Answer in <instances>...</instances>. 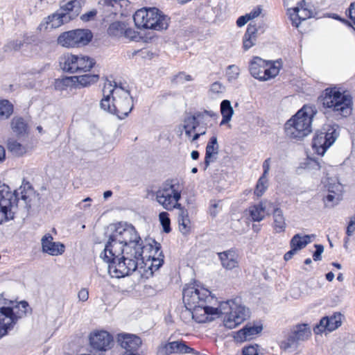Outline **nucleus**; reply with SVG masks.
<instances>
[{
    "label": "nucleus",
    "mask_w": 355,
    "mask_h": 355,
    "mask_svg": "<svg viewBox=\"0 0 355 355\" xmlns=\"http://www.w3.org/2000/svg\"><path fill=\"white\" fill-rule=\"evenodd\" d=\"M343 194H338L333 196L330 193H327L323 197V202L325 207L332 208L336 205H338L339 202L343 200Z\"/></svg>",
    "instance_id": "nucleus-38"
},
{
    "label": "nucleus",
    "mask_w": 355,
    "mask_h": 355,
    "mask_svg": "<svg viewBox=\"0 0 355 355\" xmlns=\"http://www.w3.org/2000/svg\"><path fill=\"white\" fill-rule=\"evenodd\" d=\"M159 247L153 248L152 246V248L146 250L143 254L144 264L136 270L146 278L153 276L154 271L158 270L164 262L163 258L159 257L162 252H159Z\"/></svg>",
    "instance_id": "nucleus-14"
},
{
    "label": "nucleus",
    "mask_w": 355,
    "mask_h": 355,
    "mask_svg": "<svg viewBox=\"0 0 355 355\" xmlns=\"http://www.w3.org/2000/svg\"><path fill=\"white\" fill-rule=\"evenodd\" d=\"M214 115V113L205 110L204 112H196L193 114L187 116L182 124L185 135L187 137H191L197 128H199L201 125H207L209 119Z\"/></svg>",
    "instance_id": "nucleus-15"
},
{
    "label": "nucleus",
    "mask_w": 355,
    "mask_h": 355,
    "mask_svg": "<svg viewBox=\"0 0 355 355\" xmlns=\"http://www.w3.org/2000/svg\"><path fill=\"white\" fill-rule=\"evenodd\" d=\"M192 349L184 342L174 341L161 345L157 349V355H169L173 353H189Z\"/></svg>",
    "instance_id": "nucleus-22"
},
{
    "label": "nucleus",
    "mask_w": 355,
    "mask_h": 355,
    "mask_svg": "<svg viewBox=\"0 0 355 355\" xmlns=\"http://www.w3.org/2000/svg\"><path fill=\"white\" fill-rule=\"evenodd\" d=\"M316 113L315 107L304 105L286 122L284 131L286 137L300 140L308 136L312 131V121Z\"/></svg>",
    "instance_id": "nucleus-5"
},
{
    "label": "nucleus",
    "mask_w": 355,
    "mask_h": 355,
    "mask_svg": "<svg viewBox=\"0 0 355 355\" xmlns=\"http://www.w3.org/2000/svg\"><path fill=\"white\" fill-rule=\"evenodd\" d=\"M159 222L162 226L163 230L166 233H169L171 229V220L167 212L163 211L159 214Z\"/></svg>",
    "instance_id": "nucleus-40"
},
{
    "label": "nucleus",
    "mask_w": 355,
    "mask_h": 355,
    "mask_svg": "<svg viewBox=\"0 0 355 355\" xmlns=\"http://www.w3.org/2000/svg\"><path fill=\"white\" fill-rule=\"evenodd\" d=\"M118 342L122 348L125 349V352L137 353V349L141 345V340L134 334H122L118 336Z\"/></svg>",
    "instance_id": "nucleus-21"
},
{
    "label": "nucleus",
    "mask_w": 355,
    "mask_h": 355,
    "mask_svg": "<svg viewBox=\"0 0 355 355\" xmlns=\"http://www.w3.org/2000/svg\"><path fill=\"white\" fill-rule=\"evenodd\" d=\"M316 248L315 252L313 254V258L314 261H320L322 258L321 254L324 251V247L322 245L316 244L315 245Z\"/></svg>",
    "instance_id": "nucleus-49"
},
{
    "label": "nucleus",
    "mask_w": 355,
    "mask_h": 355,
    "mask_svg": "<svg viewBox=\"0 0 355 355\" xmlns=\"http://www.w3.org/2000/svg\"><path fill=\"white\" fill-rule=\"evenodd\" d=\"M242 353L243 355H259V346L249 345L243 348Z\"/></svg>",
    "instance_id": "nucleus-43"
},
{
    "label": "nucleus",
    "mask_w": 355,
    "mask_h": 355,
    "mask_svg": "<svg viewBox=\"0 0 355 355\" xmlns=\"http://www.w3.org/2000/svg\"><path fill=\"white\" fill-rule=\"evenodd\" d=\"M89 345L95 352H106L113 345V337L106 331H95L90 334Z\"/></svg>",
    "instance_id": "nucleus-18"
},
{
    "label": "nucleus",
    "mask_w": 355,
    "mask_h": 355,
    "mask_svg": "<svg viewBox=\"0 0 355 355\" xmlns=\"http://www.w3.org/2000/svg\"><path fill=\"white\" fill-rule=\"evenodd\" d=\"M225 91V86L220 82H215L211 84L209 92L211 94H219Z\"/></svg>",
    "instance_id": "nucleus-45"
},
{
    "label": "nucleus",
    "mask_w": 355,
    "mask_h": 355,
    "mask_svg": "<svg viewBox=\"0 0 355 355\" xmlns=\"http://www.w3.org/2000/svg\"><path fill=\"white\" fill-rule=\"evenodd\" d=\"M78 297L81 302H86L89 298V291L86 288H82L78 293Z\"/></svg>",
    "instance_id": "nucleus-51"
},
{
    "label": "nucleus",
    "mask_w": 355,
    "mask_h": 355,
    "mask_svg": "<svg viewBox=\"0 0 355 355\" xmlns=\"http://www.w3.org/2000/svg\"><path fill=\"white\" fill-rule=\"evenodd\" d=\"M207 125H201V126L198 128V131H200V129H202V128H203V129H204V130H203V131H202V132H195L192 135L191 137H190V138H191L190 141H191V142H194V141H197V140L199 139V137H200V135H205V134H206V130H207Z\"/></svg>",
    "instance_id": "nucleus-48"
},
{
    "label": "nucleus",
    "mask_w": 355,
    "mask_h": 355,
    "mask_svg": "<svg viewBox=\"0 0 355 355\" xmlns=\"http://www.w3.org/2000/svg\"><path fill=\"white\" fill-rule=\"evenodd\" d=\"M183 302L185 313L191 315L197 322L211 321L214 316L225 315L224 326L230 329L236 328L243 322L249 315V311L241 304L240 298L222 302L214 307L216 302L209 290L195 285H189L183 289Z\"/></svg>",
    "instance_id": "nucleus-2"
},
{
    "label": "nucleus",
    "mask_w": 355,
    "mask_h": 355,
    "mask_svg": "<svg viewBox=\"0 0 355 355\" xmlns=\"http://www.w3.org/2000/svg\"><path fill=\"white\" fill-rule=\"evenodd\" d=\"M93 58L84 55H64L60 60V64L63 71L71 73H85L89 71L94 66Z\"/></svg>",
    "instance_id": "nucleus-12"
},
{
    "label": "nucleus",
    "mask_w": 355,
    "mask_h": 355,
    "mask_svg": "<svg viewBox=\"0 0 355 355\" xmlns=\"http://www.w3.org/2000/svg\"><path fill=\"white\" fill-rule=\"evenodd\" d=\"M222 266L227 270H233L239 267V254L236 251L230 250L218 253Z\"/></svg>",
    "instance_id": "nucleus-25"
},
{
    "label": "nucleus",
    "mask_w": 355,
    "mask_h": 355,
    "mask_svg": "<svg viewBox=\"0 0 355 355\" xmlns=\"http://www.w3.org/2000/svg\"><path fill=\"white\" fill-rule=\"evenodd\" d=\"M174 180H166L155 192L156 201L166 210L178 209L182 205L178 202L181 198V191Z\"/></svg>",
    "instance_id": "nucleus-8"
},
{
    "label": "nucleus",
    "mask_w": 355,
    "mask_h": 355,
    "mask_svg": "<svg viewBox=\"0 0 355 355\" xmlns=\"http://www.w3.org/2000/svg\"><path fill=\"white\" fill-rule=\"evenodd\" d=\"M273 224L272 227L276 233L284 232L286 227L285 217L283 211L279 208H274L273 213Z\"/></svg>",
    "instance_id": "nucleus-29"
},
{
    "label": "nucleus",
    "mask_w": 355,
    "mask_h": 355,
    "mask_svg": "<svg viewBox=\"0 0 355 355\" xmlns=\"http://www.w3.org/2000/svg\"><path fill=\"white\" fill-rule=\"evenodd\" d=\"M81 11V3L79 0H72L61 6L54 14L49 16L46 24L51 28H58L64 23L76 18Z\"/></svg>",
    "instance_id": "nucleus-10"
},
{
    "label": "nucleus",
    "mask_w": 355,
    "mask_h": 355,
    "mask_svg": "<svg viewBox=\"0 0 355 355\" xmlns=\"http://www.w3.org/2000/svg\"><path fill=\"white\" fill-rule=\"evenodd\" d=\"M96 15V11L95 10H92V11H89L84 15H83L80 18L83 21H89L91 19H92L93 17H94V16Z\"/></svg>",
    "instance_id": "nucleus-53"
},
{
    "label": "nucleus",
    "mask_w": 355,
    "mask_h": 355,
    "mask_svg": "<svg viewBox=\"0 0 355 355\" xmlns=\"http://www.w3.org/2000/svg\"><path fill=\"white\" fill-rule=\"evenodd\" d=\"M135 26L139 28L165 30L168 26L169 18L156 8H142L133 15Z\"/></svg>",
    "instance_id": "nucleus-6"
},
{
    "label": "nucleus",
    "mask_w": 355,
    "mask_h": 355,
    "mask_svg": "<svg viewBox=\"0 0 355 355\" xmlns=\"http://www.w3.org/2000/svg\"><path fill=\"white\" fill-rule=\"evenodd\" d=\"M338 128L336 124L327 123L316 132L312 147L318 155H324L327 148L335 142L338 136Z\"/></svg>",
    "instance_id": "nucleus-11"
},
{
    "label": "nucleus",
    "mask_w": 355,
    "mask_h": 355,
    "mask_svg": "<svg viewBox=\"0 0 355 355\" xmlns=\"http://www.w3.org/2000/svg\"><path fill=\"white\" fill-rule=\"evenodd\" d=\"M263 177H266V174L268 173L270 170V159H267L264 161L263 164Z\"/></svg>",
    "instance_id": "nucleus-57"
},
{
    "label": "nucleus",
    "mask_w": 355,
    "mask_h": 355,
    "mask_svg": "<svg viewBox=\"0 0 355 355\" xmlns=\"http://www.w3.org/2000/svg\"><path fill=\"white\" fill-rule=\"evenodd\" d=\"M28 304L25 301L18 303H12V306H6L1 304L2 312H5L6 315L12 320V326L13 327L19 318H21L26 313Z\"/></svg>",
    "instance_id": "nucleus-19"
},
{
    "label": "nucleus",
    "mask_w": 355,
    "mask_h": 355,
    "mask_svg": "<svg viewBox=\"0 0 355 355\" xmlns=\"http://www.w3.org/2000/svg\"><path fill=\"white\" fill-rule=\"evenodd\" d=\"M6 158V152L4 148L0 145V163L4 161Z\"/></svg>",
    "instance_id": "nucleus-60"
},
{
    "label": "nucleus",
    "mask_w": 355,
    "mask_h": 355,
    "mask_svg": "<svg viewBox=\"0 0 355 355\" xmlns=\"http://www.w3.org/2000/svg\"><path fill=\"white\" fill-rule=\"evenodd\" d=\"M99 8L106 17L111 15H125L130 7L128 0H100Z\"/></svg>",
    "instance_id": "nucleus-17"
},
{
    "label": "nucleus",
    "mask_w": 355,
    "mask_h": 355,
    "mask_svg": "<svg viewBox=\"0 0 355 355\" xmlns=\"http://www.w3.org/2000/svg\"><path fill=\"white\" fill-rule=\"evenodd\" d=\"M218 204L216 202L211 204L210 206V209H209L210 214L213 216H216V215L217 214L216 208L218 207Z\"/></svg>",
    "instance_id": "nucleus-59"
},
{
    "label": "nucleus",
    "mask_w": 355,
    "mask_h": 355,
    "mask_svg": "<svg viewBox=\"0 0 355 355\" xmlns=\"http://www.w3.org/2000/svg\"><path fill=\"white\" fill-rule=\"evenodd\" d=\"M240 69L236 65H230L227 67V75L230 81L236 80L239 75Z\"/></svg>",
    "instance_id": "nucleus-42"
},
{
    "label": "nucleus",
    "mask_w": 355,
    "mask_h": 355,
    "mask_svg": "<svg viewBox=\"0 0 355 355\" xmlns=\"http://www.w3.org/2000/svg\"><path fill=\"white\" fill-rule=\"evenodd\" d=\"M311 336V329L307 324H298L291 329L286 340L282 343L284 349L296 347L300 342L307 340Z\"/></svg>",
    "instance_id": "nucleus-16"
},
{
    "label": "nucleus",
    "mask_w": 355,
    "mask_h": 355,
    "mask_svg": "<svg viewBox=\"0 0 355 355\" xmlns=\"http://www.w3.org/2000/svg\"><path fill=\"white\" fill-rule=\"evenodd\" d=\"M272 203L268 201H261L257 205L248 208L249 214L253 221L260 222L263 220L266 215H269L268 207H271Z\"/></svg>",
    "instance_id": "nucleus-24"
},
{
    "label": "nucleus",
    "mask_w": 355,
    "mask_h": 355,
    "mask_svg": "<svg viewBox=\"0 0 355 355\" xmlns=\"http://www.w3.org/2000/svg\"><path fill=\"white\" fill-rule=\"evenodd\" d=\"M323 107L338 116L346 117L352 112V97L336 88H327L322 98Z\"/></svg>",
    "instance_id": "nucleus-7"
},
{
    "label": "nucleus",
    "mask_w": 355,
    "mask_h": 355,
    "mask_svg": "<svg viewBox=\"0 0 355 355\" xmlns=\"http://www.w3.org/2000/svg\"><path fill=\"white\" fill-rule=\"evenodd\" d=\"M257 35L258 28L255 24L250 23L243 37V48L245 51H248L255 44Z\"/></svg>",
    "instance_id": "nucleus-27"
},
{
    "label": "nucleus",
    "mask_w": 355,
    "mask_h": 355,
    "mask_svg": "<svg viewBox=\"0 0 355 355\" xmlns=\"http://www.w3.org/2000/svg\"><path fill=\"white\" fill-rule=\"evenodd\" d=\"M280 67L281 63L278 60L270 62L254 57L250 62L249 69L254 78L266 81L276 77L279 73Z\"/></svg>",
    "instance_id": "nucleus-9"
},
{
    "label": "nucleus",
    "mask_w": 355,
    "mask_h": 355,
    "mask_svg": "<svg viewBox=\"0 0 355 355\" xmlns=\"http://www.w3.org/2000/svg\"><path fill=\"white\" fill-rule=\"evenodd\" d=\"M92 37L88 29H76L62 33L58 38V43L67 48L80 47L87 45Z\"/></svg>",
    "instance_id": "nucleus-13"
},
{
    "label": "nucleus",
    "mask_w": 355,
    "mask_h": 355,
    "mask_svg": "<svg viewBox=\"0 0 355 355\" xmlns=\"http://www.w3.org/2000/svg\"><path fill=\"white\" fill-rule=\"evenodd\" d=\"M220 112L223 119L220 125H223L231 121L232 116L234 114V110L231 105V103L228 100H223L220 103Z\"/></svg>",
    "instance_id": "nucleus-32"
},
{
    "label": "nucleus",
    "mask_w": 355,
    "mask_h": 355,
    "mask_svg": "<svg viewBox=\"0 0 355 355\" xmlns=\"http://www.w3.org/2000/svg\"><path fill=\"white\" fill-rule=\"evenodd\" d=\"M19 194L25 204L31 207V196L33 194V191L29 184L20 187L17 191L12 193L8 186L0 182V224L13 219L17 207Z\"/></svg>",
    "instance_id": "nucleus-4"
},
{
    "label": "nucleus",
    "mask_w": 355,
    "mask_h": 355,
    "mask_svg": "<svg viewBox=\"0 0 355 355\" xmlns=\"http://www.w3.org/2000/svg\"><path fill=\"white\" fill-rule=\"evenodd\" d=\"M22 46V42L21 41H13L11 42L8 45V48L17 51L20 49L21 46Z\"/></svg>",
    "instance_id": "nucleus-54"
},
{
    "label": "nucleus",
    "mask_w": 355,
    "mask_h": 355,
    "mask_svg": "<svg viewBox=\"0 0 355 355\" xmlns=\"http://www.w3.org/2000/svg\"><path fill=\"white\" fill-rule=\"evenodd\" d=\"M346 14L348 15L349 19L355 23V5L351 3L348 10L346 11Z\"/></svg>",
    "instance_id": "nucleus-52"
},
{
    "label": "nucleus",
    "mask_w": 355,
    "mask_h": 355,
    "mask_svg": "<svg viewBox=\"0 0 355 355\" xmlns=\"http://www.w3.org/2000/svg\"><path fill=\"white\" fill-rule=\"evenodd\" d=\"M8 149L14 155L20 156L26 153L24 146L13 139H9L7 141Z\"/></svg>",
    "instance_id": "nucleus-35"
},
{
    "label": "nucleus",
    "mask_w": 355,
    "mask_h": 355,
    "mask_svg": "<svg viewBox=\"0 0 355 355\" xmlns=\"http://www.w3.org/2000/svg\"><path fill=\"white\" fill-rule=\"evenodd\" d=\"M178 209H179L178 216L179 230L183 234H187L191 229V222L189 218L188 211L182 207Z\"/></svg>",
    "instance_id": "nucleus-30"
},
{
    "label": "nucleus",
    "mask_w": 355,
    "mask_h": 355,
    "mask_svg": "<svg viewBox=\"0 0 355 355\" xmlns=\"http://www.w3.org/2000/svg\"><path fill=\"white\" fill-rule=\"evenodd\" d=\"M248 21H249V19H248L247 15H245L241 16L238 18V19L236 21V25L239 27H242L245 24H246L248 23Z\"/></svg>",
    "instance_id": "nucleus-55"
},
{
    "label": "nucleus",
    "mask_w": 355,
    "mask_h": 355,
    "mask_svg": "<svg viewBox=\"0 0 355 355\" xmlns=\"http://www.w3.org/2000/svg\"><path fill=\"white\" fill-rule=\"evenodd\" d=\"M137 33L132 28L127 27V25L125 24V28L123 31V37L133 40L137 37Z\"/></svg>",
    "instance_id": "nucleus-46"
},
{
    "label": "nucleus",
    "mask_w": 355,
    "mask_h": 355,
    "mask_svg": "<svg viewBox=\"0 0 355 355\" xmlns=\"http://www.w3.org/2000/svg\"><path fill=\"white\" fill-rule=\"evenodd\" d=\"M191 157L193 159H197L199 157V153L196 150H193L191 153Z\"/></svg>",
    "instance_id": "nucleus-62"
},
{
    "label": "nucleus",
    "mask_w": 355,
    "mask_h": 355,
    "mask_svg": "<svg viewBox=\"0 0 355 355\" xmlns=\"http://www.w3.org/2000/svg\"><path fill=\"white\" fill-rule=\"evenodd\" d=\"M261 330L262 328L259 326H246L238 331L234 338L239 342H243L252 339L254 336L258 334Z\"/></svg>",
    "instance_id": "nucleus-28"
},
{
    "label": "nucleus",
    "mask_w": 355,
    "mask_h": 355,
    "mask_svg": "<svg viewBox=\"0 0 355 355\" xmlns=\"http://www.w3.org/2000/svg\"><path fill=\"white\" fill-rule=\"evenodd\" d=\"M294 14L298 17L300 19L305 20L306 18L310 17L311 14L310 12L306 10V9L300 8L299 7H296L293 9Z\"/></svg>",
    "instance_id": "nucleus-44"
},
{
    "label": "nucleus",
    "mask_w": 355,
    "mask_h": 355,
    "mask_svg": "<svg viewBox=\"0 0 355 355\" xmlns=\"http://www.w3.org/2000/svg\"><path fill=\"white\" fill-rule=\"evenodd\" d=\"M324 188L327 192L331 193L334 191L336 194H343V186L340 184L338 179L334 178H327L324 182Z\"/></svg>",
    "instance_id": "nucleus-33"
},
{
    "label": "nucleus",
    "mask_w": 355,
    "mask_h": 355,
    "mask_svg": "<svg viewBox=\"0 0 355 355\" xmlns=\"http://www.w3.org/2000/svg\"><path fill=\"white\" fill-rule=\"evenodd\" d=\"M218 152L219 146L218 144L217 137L216 136H213L210 138L206 146L205 157V164L206 168L209 166L210 163L216 161Z\"/></svg>",
    "instance_id": "nucleus-26"
},
{
    "label": "nucleus",
    "mask_w": 355,
    "mask_h": 355,
    "mask_svg": "<svg viewBox=\"0 0 355 355\" xmlns=\"http://www.w3.org/2000/svg\"><path fill=\"white\" fill-rule=\"evenodd\" d=\"M326 279L329 282H331L334 279V274L332 272H329L326 275Z\"/></svg>",
    "instance_id": "nucleus-61"
},
{
    "label": "nucleus",
    "mask_w": 355,
    "mask_h": 355,
    "mask_svg": "<svg viewBox=\"0 0 355 355\" xmlns=\"http://www.w3.org/2000/svg\"><path fill=\"white\" fill-rule=\"evenodd\" d=\"M111 230L100 257L108 263L107 270L112 277L121 278L143 266V254L152 245L144 244L131 224L119 223Z\"/></svg>",
    "instance_id": "nucleus-1"
},
{
    "label": "nucleus",
    "mask_w": 355,
    "mask_h": 355,
    "mask_svg": "<svg viewBox=\"0 0 355 355\" xmlns=\"http://www.w3.org/2000/svg\"><path fill=\"white\" fill-rule=\"evenodd\" d=\"M83 202H80L78 205V207L80 209H87L90 207V204H85L84 205H82Z\"/></svg>",
    "instance_id": "nucleus-64"
},
{
    "label": "nucleus",
    "mask_w": 355,
    "mask_h": 355,
    "mask_svg": "<svg viewBox=\"0 0 355 355\" xmlns=\"http://www.w3.org/2000/svg\"><path fill=\"white\" fill-rule=\"evenodd\" d=\"M262 11V8L260 6L254 8L250 12L246 14L249 21L252 20L254 18L259 17Z\"/></svg>",
    "instance_id": "nucleus-50"
},
{
    "label": "nucleus",
    "mask_w": 355,
    "mask_h": 355,
    "mask_svg": "<svg viewBox=\"0 0 355 355\" xmlns=\"http://www.w3.org/2000/svg\"><path fill=\"white\" fill-rule=\"evenodd\" d=\"M78 85L82 87H87L98 80L99 76L96 74H85L80 76H75Z\"/></svg>",
    "instance_id": "nucleus-36"
},
{
    "label": "nucleus",
    "mask_w": 355,
    "mask_h": 355,
    "mask_svg": "<svg viewBox=\"0 0 355 355\" xmlns=\"http://www.w3.org/2000/svg\"><path fill=\"white\" fill-rule=\"evenodd\" d=\"M42 252L51 256H58L64 252V245L60 242H54L50 234H45L41 239Z\"/></svg>",
    "instance_id": "nucleus-20"
},
{
    "label": "nucleus",
    "mask_w": 355,
    "mask_h": 355,
    "mask_svg": "<svg viewBox=\"0 0 355 355\" xmlns=\"http://www.w3.org/2000/svg\"><path fill=\"white\" fill-rule=\"evenodd\" d=\"M103 95L100 106L111 114L123 119L128 115L133 108L132 98L130 92L121 86L112 84L106 80L103 88Z\"/></svg>",
    "instance_id": "nucleus-3"
},
{
    "label": "nucleus",
    "mask_w": 355,
    "mask_h": 355,
    "mask_svg": "<svg viewBox=\"0 0 355 355\" xmlns=\"http://www.w3.org/2000/svg\"><path fill=\"white\" fill-rule=\"evenodd\" d=\"M355 232V215L350 218L347 227L346 234L348 236H352Z\"/></svg>",
    "instance_id": "nucleus-47"
},
{
    "label": "nucleus",
    "mask_w": 355,
    "mask_h": 355,
    "mask_svg": "<svg viewBox=\"0 0 355 355\" xmlns=\"http://www.w3.org/2000/svg\"><path fill=\"white\" fill-rule=\"evenodd\" d=\"M12 105L8 100L0 101V118H8L12 113Z\"/></svg>",
    "instance_id": "nucleus-39"
},
{
    "label": "nucleus",
    "mask_w": 355,
    "mask_h": 355,
    "mask_svg": "<svg viewBox=\"0 0 355 355\" xmlns=\"http://www.w3.org/2000/svg\"><path fill=\"white\" fill-rule=\"evenodd\" d=\"M177 79L179 81H191V80H192V78L190 75H187L184 73H180L177 76Z\"/></svg>",
    "instance_id": "nucleus-56"
},
{
    "label": "nucleus",
    "mask_w": 355,
    "mask_h": 355,
    "mask_svg": "<svg viewBox=\"0 0 355 355\" xmlns=\"http://www.w3.org/2000/svg\"><path fill=\"white\" fill-rule=\"evenodd\" d=\"M11 128L17 136L23 135L26 131V123L21 117H14L11 121Z\"/></svg>",
    "instance_id": "nucleus-34"
},
{
    "label": "nucleus",
    "mask_w": 355,
    "mask_h": 355,
    "mask_svg": "<svg viewBox=\"0 0 355 355\" xmlns=\"http://www.w3.org/2000/svg\"><path fill=\"white\" fill-rule=\"evenodd\" d=\"M112 192L111 191H106L103 193V198L105 199H107V198L112 196Z\"/></svg>",
    "instance_id": "nucleus-63"
},
{
    "label": "nucleus",
    "mask_w": 355,
    "mask_h": 355,
    "mask_svg": "<svg viewBox=\"0 0 355 355\" xmlns=\"http://www.w3.org/2000/svg\"><path fill=\"white\" fill-rule=\"evenodd\" d=\"M267 179L266 177L261 176L257 184L256 189L254 190V194L258 197L261 196L267 189Z\"/></svg>",
    "instance_id": "nucleus-41"
},
{
    "label": "nucleus",
    "mask_w": 355,
    "mask_h": 355,
    "mask_svg": "<svg viewBox=\"0 0 355 355\" xmlns=\"http://www.w3.org/2000/svg\"><path fill=\"white\" fill-rule=\"evenodd\" d=\"M343 315L339 313H336L330 317H324L320 320V324L316 327L314 331H323L327 330L332 331L339 327L342 323Z\"/></svg>",
    "instance_id": "nucleus-23"
},
{
    "label": "nucleus",
    "mask_w": 355,
    "mask_h": 355,
    "mask_svg": "<svg viewBox=\"0 0 355 355\" xmlns=\"http://www.w3.org/2000/svg\"><path fill=\"white\" fill-rule=\"evenodd\" d=\"M291 248V250H289L288 252H286L284 254V259L286 261L290 260L293 257V256L297 252L293 248Z\"/></svg>",
    "instance_id": "nucleus-58"
},
{
    "label": "nucleus",
    "mask_w": 355,
    "mask_h": 355,
    "mask_svg": "<svg viewBox=\"0 0 355 355\" xmlns=\"http://www.w3.org/2000/svg\"><path fill=\"white\" fill-rule=\"evenodd\" d=\"M313 236V235H312ZM311 236L310 235H301L300 234H295L291 240V248H293L296 251H299L304 248L309 243L311 242Z\"/></svg>",
    "instance_id": "nucleus-31"
},
{
    "label": "nucleus",
    "mask_w": 355,
    "mask_h": 355,
    "mask_svg": "<svg viewBox=\"0 0 355 355\" xmlns=\"http://www.w3.org/2000/svg\"><path fill=\"white\" fill-rule=\"evenodd\" d=\"M125 28V23L120 21H115L112 23L108 29L107 33L110 36L116 37H123V31Z\"/></svg>",
    "instance_id": "nucleus-37"
}]
</instances>
